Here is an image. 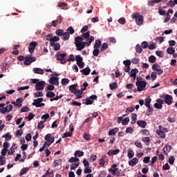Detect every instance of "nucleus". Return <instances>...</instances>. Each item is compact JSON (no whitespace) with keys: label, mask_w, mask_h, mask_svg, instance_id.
<instances>
[{"label":"nucleus","mask_w":177,"mask_h":177,"mask_svg":"<svg viewBox=\"0 0 177 177\" xmlns=\"http://www.w3.org/2000/svg\"><path fill=\"white\" fill-rule=\"evenodd\" d=\"M167 53H168V55H174V53H175V48H174V47H169L167 49Z\"/></svg>","instance_id":"a878e982"},{"label":"nucleus","mask_w":177,"mask_h":177,"mask_svg":"<svg viewBox=\"0 0 177 177\" xmlns=\"http://www.w3.org/2000/svg\"><path fill=\"white\" fill-rule=\"evenodd\" d=\"M139 62H140V59H139V58H133L131 59V62L134 64H138Z\"/></svg>","instance_id":"bf43d9fd"},{"label":"nucleus","mask_w":177,"mask_h":177,"mask_svg":"<svg viewBox=\"0 0 177 177\" xmlns=\"http://www.w3.org/2000/svg\"><path fill=\"white\" fill-rule=\"evenodd\" d=\"M37 45H38V43L36 41H32L30 43L28 46L30 53H34V50H35Z\"/></svg>","instance_id":"0eeeda50"},{"label":"nucleus","mask_w":177,"mask_h":177,"mask_svg":"<svg viewBox=\"0 0 177 177\" xmlns=\"http://www.w3.org/2000/svg\"><path fill=\"white\" fill-rule=\"evenodd\" d=\"M156 55H157L159 57H162V56H164V55L162 54V51L161 50H157L156 52Z\"/></svg>","instance_id":"774afa93"},{"label":"nucleus","mask_w":177,"mask_h":177,"mask_svg":"<svg viewBox=\"0 0 177 177\" xmlns=\"http://www.w3.org/2000/svg\"><path fill=\"white\" fill-rule=\"evenodd\" d=\"M139 73V70L138 68H134L129 73L130 77H133V78H136V74Z\"/></svg>","instance_id":"dca6fc26"},{"label":"nucleus","mask_w":177,"mask_h":177,"mask_svg":"<svg viewBox=\"0 0 177 177\" xmlns=\"http://www.w3.org/2000/svg\"><path fill=\"white\" fill-rule=\"evenodd\" d=\"M82 91L79 90L78 91H76V93L74 95H76L77 99H81V95H82Z\"/></svg>","instance_id":"ea45409f"},{"label":"nucleus","mask_w":177,"mask_h":177,"mask_svg":"<svg viewBox=\"0 0 177 177\" xmlns=\"http://www.w3.org/2000/svg\"><path fill=\"white\" fill-rule=\"evenodd\" d=\"M59 39H60V38L58 36H55L53 38H51L50 42H53V44H55V42H57Z\"/></svg>","instance_id":"8fccbe9b"},{"label":"nucleus","mask_w":177,"mask_h":177,"mask_svg":"<svg viewBox=\"0 0 177 177\" xmlns=\"http://www.w3.org/2000/svg\"><path fill=\"white\" fill-rule=\"evenodd\" d=\"M133 19H135L136 22L138 26L143 24V16L140 15L139 12L133 14Z\"/></svg>","instance_id":"7ed1b4c3"},{"label":"nucleus","mask_w":177,"mask_h":177,"mask_svg":"<svg viewBox=\"0 0 177 177\" xmlns=\"http://www.w3.org/2000/svg\"><path fill=\"white\" fill-rule=\"evenodd\" d=\"M95 41V37L91 36L89 32L82 34V37H77L75 39V45L77 48V50H82L85 46H90L92 41Z\"/></svg>","instance_id":"f257e3e1"},{"label":"nucleus","mask_w":177,"mask_h":177,"mask_svg":"<svg viewBox=\"0 0 177 177\" xmlns=\"http://www.w3.org/2000/svg\"><path fill=\"white\" fill-rule=\"evenodd\" d=\"M69 90L71 91V93H77V84L70 86Z\"/></svg>","instance_id":"412c9836"},{"label":"nucleus","mask_w":177,"mask_h":177,"mask_svg":"<svg viewBox=\"0 0 177 177\" xmlns=\"http://www.w3.org/2000/svg\"><path fill=\"white\" fill-rule=\"evenodd\" d=\"M77 161H80V158L72 157L71 159L68 160L69 162H77Z\"/></svg>","instance_id":"de8ad7c7"},{"label":"nucleus","mask_w":177,"mask_h":177,"mask_svg":"<svg viewBox=\"0 0 177 177\" xmlns=\"http://www.w3.org/2000/svg\"><path fill=\"white\" fill-rule=\"evenodd\" d=\"M149 63H156V60H157V58L154 57V55H151L148 59Z\"/></svg>","instance_id":"7c9ffc66"},{"label":"nucleus","mask_w":177,"mask_h":177,"mask_svg":"<svg viewBox=\"0 0 177 177\" xmlns=\"http://www.w3.org/2000/svg\"><path fill=\"white\" fill-rule=\"evenodd\" d=\"M68 82H70V80L68 79L64 78L62 80V85H66V84H68Z\"/></svg>","instance_id":"69168bd1"},{"label":"nucleus","mask_w":177,"mask_h":177,"mask_svg":"<svg viewBox=\"0 0 177 177\" xmlns=\"http://www.w3.org/2000/svg\"><path fill=\"white\" fill-rule=\"evenodd\" d=\"M80 165V163H73L71 166V169H75L77 167Z\"/></svg>","instance_id":"0e129e2a"},{"label":"nucleus","mask_w":177,"mask_h":177,"mask_svg":"<svg viewBox=\"0 0 177 177\" xmlns=\"http://www.w3.org/2000/svg\"><path fill=\"white\" fill-rule=\"evenodd\" d=\"M137 124L138 125V127H140L141 128H146L147 123L145 120H138L137 121Z\"/></svg>","instance_id":"4468645a"},{"label":"nucleus","mask_w":177,"mask_h":177,"mask_svg":"<svg viewBox=\"0 0 177 177\" xmlns=\"http://www.w3.org/2000/svg\"><path fill=\"white\" fill-rule=\"evenodd\" d=\"M45 140H47V142H55V138L52 137V135L50 133L47 134L45 138Z\"/></svg>","instance_id":"2eb2a0df"},{"label":"nucleus","mask_w":177,"mask_h":177,"mask_svg":"<svg viewBox=\"0 0 177 177\" xmlns=\"http://www.w3.org/2000/svg\"><path fill=\"white\" fill-rule=\"evenodd\" d=\"M37 60V58L35 57H32L31 55H28L25 57V60L24 62V64H27L28 66L31 64L32 62H35Z\"/></svg>","instance_id":"20e7f679"},{"label":"nucleus","mask_w":177,"mask_h":177,"mask_svg":"<svg viewBox=\"0 0 177 177\" xmlns=\"http://www.w3.org/2000/svg\"><path fill=\"white\" fill-rule=\"evenodd\" d=\"M138 162H139V160H138L136 158H133L129 162V165L130 167H135Z\"/></svg>","instance_id":"f8f14e48"},{"label":"nucleus","mask_w":177,"mask_h":177,"mask_svg":"<svg viewBox=\"0 0 177 177\" xmlns=\"http://www.w3.org/2000/svg\"><path fill=\"white\" fill-rule=\"evenodd\" d=\"M136 49L137 53H142V52H143V49L142 48V47L139 44L136 45Z\"/></svg>","instance_id":"c9c22d12"},{"label":"nucleus","mask_w":177,"mask_h":177,"mask_svg":"<svg viewBox=\"0 0 177 177\" xmlns=\"http://www.w3.org/2000/svg\"><path fill=\"white\" fill-rule=\"evenodd\" d=\"M34 96L35 97H42V96H44V93H42V91L35 93Z\"/></svg>","instance_id":"37998d69"},{"label":"nucleus","mask_w":177,"mask_h":177,"mask_svg":"<svg viewBox=\"0 0 177 177\" xmlns=\"http://www.w3.org/2000/svg\"><path fill=\"white\" fill-rule=\"evenodd\" d=\"M157 135H158L160 138H162L163 139L167 136V135L165 133L164 131H161L160 130L156 131Z\"/></svg>","instance_id":"bb28decb"},{"label":"nucleus","mask_w":177,"mask_h":177,"mask_svg":"<svg viewBox=\"0 0 177 177\" xmlns=\"http://www.w3.org/2000/svg\"><path fill=\"white\" fill-rule=\"evenodd\" d=\"M62 165V159H57L53 162L54 167H59Z\"/></svg>","instance_id":"cd10ccee"},{"label":"nucleus","mask_w":177,"mask_h":177,"mask_svg":"<svg viewBox=\"0 0 177 177\" xmlns=\"http://www.w3.org/2000/svg\"><path fill=\"white\" fill-rule=\"evenodd\" d=\"M160 97L164 99V102L166 103V104H168V106H171V104H172V96L169 95H162Z\"/></svg>","instance_id":"39448f33"},{"label":"nucleus","mask_w":177,"mask_h":177,"mask_svg":"<svg viewBox=\"0 0 177 177\" xmlns=\"http://www.w3.org/2000/svg\"><path fill=\"white\" fill-rule=\"evenodd\" d=\"M6 162V158L3 156H0V165H5Z\"/></svg>","instance_id":"58836bf2"},{"label":"nucleus","mask_w":177,"mask_h":177,"mask_svg":"<svg viewBox=\"0 0 177 177\" xmlns=\"http://www.w3.org/2000/svg\"><path fill=\"white\" fill-rule=\"evenodd\" d=\"M117 83L115 82H112L109 84V87H110V89H111V91H114V89H117Z\"/></svg>","instance_id":"c756f323"},{"label":"nucleus","mask_w":177,"mask_h":177,"mask_svg":"<svg viewBox=\"0 0 177 177\" xmlns=\"http://www.w3.org/2000/svg\"><path fill=\"white\" fill-rule=\"evenodd\" d=\"M17 149V145L13 144L10 149L8 150V156H13L15 154V151Z\"/></svg>","instance_id":"6e6552de"},{"label":"nucleus","mask_w":177,"mask_h":177,"mask_svg":"<svg viewBox=\"0 0 177 177\" xmlns=\"http://www.w3.org/2000/svg\"><path fill=\"white\" fill-rule=\"evenodd\" d=\"M72 135H73L72 133L66 132V133H65L63 135L62 138H68V137H70V136H72Z\"/></svg>","instance_id":"338daca9"},{"label":"nucleus","mask_w":177,"mask_h":177,"mask_svg":"<svg viewBox=\"0 0 177 177\" xmlns=\"http://www.w3.org/2000/svg\"><path fill=\"white\" fill-rule=\"evenodd\" d=\"M109 172L116 176H120V171H118V169H109Z\"/></svg>","instance_id":"6ab92c4d"},{"label":"nucleus","mask_w":177,"mask_h":177,"mask_svg":"<svg viewBox=\"0 0 177 177\" xmlns=\"http://www.w3.org/2000/svg\"><path fill=\"white\" fill-rule=\"evenodd\" d=\"M50 46H53L54 50H59V49H60V44L59 43L50 42Z\"/></svg>","instance_id":"a211bd4d"},{"label":"nucleus","mask_w":177,"mask_h":177,"mask_svg":"<svg viewBox=\"0 0 177 177\" xmlns=\"http://www.w3.org/2000/svg\"><path fill=\"white\" fill-rule=\"evenodd\" d=\"M44 88H45V82H38L36 83L35 88L36 91H43Z\"/></svg>","instance_id":"423d86ee"},{"label":"nucleus","mask_w":177,"mask_h":177,"mask_svg":"<svg viewBox=\"0 0 177 177\" xmlns=\"http://www.w3.org/2000/svg\"><path fill=\"white\" fill-rule=\"evenodd\" d=\"M81 73H83L84 75H88L89 73H91V68L89 67H87L84 69H82L80 71Z\"/></svg>","instance_id":"5701e85b"},{"label":"nucleus","mask_w":177,"mask_h":177,"mask_svg":"<svg viewBox=\"0 0 177 177\" xmlns=\"http://www.w3.org/2000/svg\"><path fill=\"white\" fill-rule=\"evenodd\" d=\"M64 32L63 31V30L58 29L56 30L55 34L57 35H59V37H62V35H63Z\"/></svg>","instance_id":"09e8293b"},{"label":"nucleus","mask_w":177,"mask_h":177,"mask_svg":"<svg viewBox=\"0 0 177 177\" xmlns=\"http://www.w3.org/2000/svg\"><path fill=\"white\" fill-rule=\"evenodd\" d=\"M150 103H151V98H150V97H147L145 99V106L147 107H150Z\"/></svg>","instance_id":"b1692460"},{"label":"nucleus","mask_w":177,"mask_h":177,"mask_svg":"<svg viewBox=\"0 0 177 177\" xmlns=\"http://www.w3.org/2000/svg\"><path fill=\"white\" fill-rule=\"evenodd\" d=\"M154 108L161 109H162V105L160 104H158V102H156L154 104Z\"/></svg>","instance_id":"13d9d810"},{"label":"nucleus","mask_w":177,"mask_h":177,"mask_svg":"<svg viewBox=\"0 0 177 177\" xmlns=\"http://www.w3.org/2000/svg\"><path fill=\"white\" fill-rule=\"evenodd\" d=\"M92 103H93V101L91 99V98H88L87 100H84V102H83V104H92Z\"/></svg>","instance_id":"a19ab883"},{"label":"nucleus","mask_w":177,"mask_h":177,"mask_svg":"<svg viewBox=\"0 0 177 177\" xmlns=\"http://www.w3.org/2000/svg\"><path fill=\"white\" fill-rule=\"evenodd\" d=\"M28 172V167H24L21 171H20V176H22V175H24Z\"/></svg>","instance_id":"c85d7f7f"},{"label":"nucleus","mask_w":177,"mask_h":177,"mask_svg":"<svg viewBox=\"0 0 177 177\" xmlns=\"http://www.w3.org/2000/svg\"><path fill=\"white\" fill-rule=\"evenodd\" d=\"M77 64L79 67H80V68H84V66L85 64L82 61H79L77 62Z\"/></svg>","instance_id":"6e6d98bb"},{"label":"nucleus","mask_w":177,"mask_h":177,"mask_svg":"<svg viewBox=\"0 0 177 177\" xmlns=\"http://www.w3.org/2000/svg\"><path fill=\"white\" fill-rule=\"evenodd\" d=\"M82 163L84 168H89V162L86 159H84Z\"/></svg>","instance_id":"79ce46f5"},{"label":"nucleus","mask_w":177,"mask_h":177,"mask_svg":"<svg viewBox=\"0 0 177 177\" xmlns=\"http://www.w3.org/2000/svg\"><path fill=\"white\" fill-rule=\"evenodd\" d=\"M82 157V156H84V151H76L75 152V157Z\"/></svg>","instance_id":"4c0bfd02"},{"label":"nucleus","mask_w":177,"mask_h":177,"mask_svg":"<svg viewBox=\"0 0 177 177\" xmlns=\"http://www.w3.org/2000/svg\"><path fill=\"white\" fill-rule=\"evenodd\" d=\"M174 162H175V157L170 156L169 158V163L171 164V165H172L174 164Z\"/></svg>","instance_id":"864d4df0"},{"label":"nucleus","mask_w":177,"mask_h":177,"mask_svg":"<svg viewBox=\"0 0 177 177\" xmlns=\"http://www.w3.org/2000/svg\"><path fill=\"white\" fill-rule=\"evenodd\" d=\"M6 111H8V107H3L0 109V113H1V114H5Z\"/></svg>","instance_id":"e2e57ef3"},{"label":"nucleus","mask_w":177,"mask_h":177,"mask_svg":"<svg viewBox=\"0 0 177 177\" xmlns=\"http://www.w3.org/2000/svg\"><path fill=\"white\" fill-rule=\"evenodd\" d=\"M44 127H45V122L41 121V122L38 123L37 129H42Z\"/></svg>","instance_id":"f704fd0d"},{"label":"nucleus","mask_w":177,"mask_h":177,"mask_svg":"<svg viewBox=\"0 0 177 177\" xmlns=\"http://www.w3.org/2000/svg\"><path fill=\"white\" fill-rule=\"evenodd\" d=\"M163 151H164L165 154H168V153H169V151H171V146L170 145H166L163 148Z\"/></svg>","instance_id":"393cba45"},{"label":"nucleus","mask_w":177,"mask_h":177,"mask_svg":"<svg viewBox=\"0 0 177 177\" xmlns=\"http://www.w3.org/2000/svg\"><path fill=\"white\" fill-rule=\"evenodd\" d=\"M152 69L155 71H157L158 75H161V74L164 73V71H162V69L158 68V65L157 64H155L152 66Z\"/></svg>","instance_id":"9b49d317"},{"label":"nucleus","mask_w":177,"mask_h":177,"mask_svg":"<svg viewBox=\"0 0 177 177\" xmlns=\"http://www.w3.org/2000/svg\"><path fill=\"white\" fill-rule=\"evenodd\" d=\"M92 172V169H91L89 167H85L84 170V174H91Z\"/></svg>","instance_id":"052dcab7"},{"label":"nucleus","mask_w":177,"mask_h":177,"mask_svg":"<svg viewBox=\"0 0 177 177\" xmlns=\"http://www.w3.org/2000/svg\"><path fill=\"white\" fill-rule=\"evenodd\" d=\"M136 85L137 86V91H138V92H142V91H144L145 88H146L147 82L145 81H140L138 78H137Z\"/></svg>","instance_id":"f03ea898"},{"label":"nucleus","mask_w":177,"mask_h":177,"mask_svg":"<svg viewBox=\"0 0 177 177\" xmlns=\"http://www.w3.org/2000/svg\"><path fill=\"white\" fill-rule=\"evenodd\" d=\"M117 132H118V128H114V129L109 130L108 133H109V136H113V135H115V133H117Z\"/></svg>","instance_id":"4be33fe9"},{"label":"nucleus","mask_w":177,"mask_h":177,"mask_svg":"<svg viewBox=\"0 0 177 177\" xmlns=\"http://www.w3.org/2000/svg\"><path fill=\"white\" fill-rule=\"evenodd\" d=\"M63 39L64 41H67V39H68L70 38V34L68 33V32H66L64 33H63Z\"/></svg>","instance_id":"473e14b6"},{"label":"nucleus","mask_w":177,"mask_h":177,"mask_svg":"<svg viewBox=\"0 0 177 177\" xmlns=\"http://www.w3.org/2000/svg\"><path fill=\"white\" fill-rule=\"evenodd\" d=\"M158 129L161 132H169V130L167 127H162V126H161V125L158 126Z\"/></svg>","instance_id":"e433bc0d"},{"label":"nucleus","mask_w":177,"mask_h":177,"mask_svg":"<svg viewBox=\"0 0 177 177\" xmlns=\"http://www.w3.org/2000/svg\"><path fill=\"white\" fill-rule=\"evenodd\" d=\"M97 159V156H96L95 154L91 155V156H90V162H94V161Z\"/></svg>","instance_id":"a18cd8bd"},{"label":"nucleus","mask_w":177,"mask_h":177,"mask_svg":"<svg viewBox=\"0 0 177 177\" xmlns=\"http://www.w3.org/2000/svg\"><path fill=\"white\" fill-rule=\"evenodd\" d=\"M33 73H35V74H44L45 71H44V69L40 68H34Z\"/></svg>","instance_id":"f3484780"},{"label":"nucleus","mask_w":177,"mask_h":177,"mask_svg":"<svg viewBox=\"0 0 177 177\" xmlns=\"http://www.w3.org/2000/svg\"><path fill=\"white\" fill-rule=\"evenodd\" d=\"M148 110L146 113V115H151V113H153V109H151V106L149 107H147Z\"/></svg>","instance_id":"5fc2aeb1"},{"label":"nucleus","mask_w":177,"mask_h":177,"mask_svg":"<svg viewBox=\"0 0 177 177\" xmlns=\"http://www.w3.org/2000/svg\"><path fill=\"white\" fill-rule=\"evenodd\" d=\"M120 153V149H117L115 150H109L107 153L108 156H115V154H118Z\"/></svg>","instance_id":"ddd939ff"},{"label":"nucleus","mask_w":177,"mask_h":177,"mask_svg":"<svg viewBox=\"0 0 177 177\" xmlns=\"http://www.w3.org/2000/svg\"><path fill=\"white\" fill-rule=\"evenodd\" d=\"M99 49L98 48H94L93 51V56H98L99 55Z\"/></svg>","instance_id":"4d7b16f0"},{"label":"nucleus","mask_w":177,"mask_h":177,"mask_svg":"<svg viewBox=\"0 0 177 177\" xmlns=\"http://www.w3.org/2000/svg\"><path fill=\"white\" fill-rule=\"evenodd\" d=\"M6 153H8V149L3 148L2 150L1 151V156H6Z\"/></svg>","instance_id":"680f3d73"},{"label":"nucleus","mask_w":177,"mask_h":177,"mask_svg":"<svg viewBox=\"0 0 177 177\" xmlns=\"http://www.w3.org/2000/svg\"><path fill=\"white\" fill-rule=\"evenodd\" d=\"M107 48H109V45L106 43H104L102 45L101 47V52H103V50H106V49H107Z\"/></svg>","instance_id":"49530a36"},{"label":"nucleus","mask_w":177,"mask_h":177,"mask_svg":"<svg viewBox=\"0 0 177 177\" xmlns=\"http://www.w3.org/2000/svg\"><path fill=\"white\" fill-rule=\"evenodd\" d=\"M44 102V98H38L37 100H34L32 102V106H35V107H39L41 103Z\"/></svg>","instance_id":"9d476101"},{"label":"nucleus","mask_w":177,"mask_h":177,"mask_svg":"<svg viewBox=\"0 0 177 177\" xmlns=\"http://www.w3.org/2000/svg\"><path fill=\"white\" fill-rule=\"evenodd\" d=\"M66 31H67L66 32H68V34H71V35H73L75 32L74 28H73V27L71 26L68 28Z\"/></svg>","instance_id":"603ef678"},{"label":"nucleus","mask_w":177,"mask_h":177,"mask_svg":"<svg viewBox=\"0 0 177 177\" xmlns=\"http://www.w3.org/2000/svg\"><path fill=\"white\" fill-rule=\"evenodd\" d=\"M127 157L129 158H132L135 156V152L131 148L127 150Z\"/></svg>","instance_id":"aec40b11"},{"label":"nucleus","mask_w":177,"mask_h":177,"mask_svg":"<svg viewBox=\"0 0 177 177\" xmlns=\"http://www.w3.org/2000/svg\"><path fill=\"white\" fill-rule=\"evenodd\" d=\"M55 97V93L52 91H48L46 93V97Z\"/></svg>","instance_id":"3c124183"},{"label":"nucleus","mask_w":177,"mask_h":177,"mask_svg":"<svg viewBox=\"0 0 177 177\" xmlns=\"http://www.w3.org/2000/svg\"><path fill=\"white\" fill-rule=\"evenodd\" d=\"M66 57V54H58L57 55V60H64V59Z\"/></svg>","instance_id":"72a5a7b5"},{"label":"nucleus","mask_w":177,"mask_h":177,"mask_svg":"<svg viewBox=\"0 0 177 177\" xmlns=\"http://www.w3.org/2000/svg\"><path fill=\"white\" fill-rule=\"evenodd\" d=\"M48 82L49 84H52V85H59V78L57 77H50Z\"/></svg>","instance_id":"1a4fd4ad"},{"label":"nucleus","mask_w":177,"mask_h":177,"mask_svg":"<svg viewBox=\"0 0 177 177\" xmlns=\"http://www.w3.org/2000/svg\"><path fill=\"white\" fill-rule=\"evenodd\" d=\"M129 122V118H126L122 120V125H128Z\"/></svg>","instance_id":"c03bdc74"},{"label":"nucleus","mask_w":177,"mask_h":177,"mask_svg":"<svg viewBox=\"0 0 177 177\" xmlns=\"http://www.w3.org/2000/svg\"><path fill=\"white\" fill-rule=\"evenodd\" d=\"M102 45V41L100 40H95V44L94 45V48H100Z\"/></svg>","instance_id":"2f4dec72"}]
</instances>
